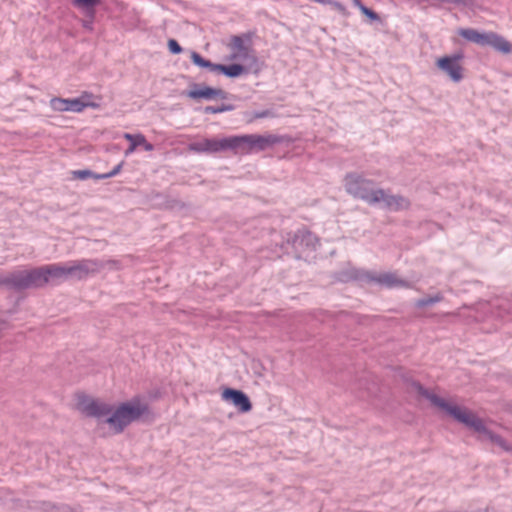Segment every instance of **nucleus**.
<instances>
[{"label": "nucleus", "mask_w": 512, "mask_h": 512, "mask_svg": "<svg viewBox=\"0 0 512 512\" xmlns=\"http://www.w3.org/2000/svg\"><path fill=\"white\" fill-rule=\"evenodd\" d=\"M413 387L421 396L427 398L434 406L439 409L445 411L451 417H453L458 422L466 425L467 427L473 429L479 433H485L489 436L492 442L499 445L504 450H508L505 442L498 436H495L486 431L484 422L478 418L472 411L468 410L465 407H461L453 402L447 401L436 394L427 391L419 384H414Z\"/></svg>", "instance_id": "obj_1"}, {"label": "nucleus", "mask_w": 512, "mask_h": 512, "mask_svg": "<svg viewBox=\"0 0 512 512\" xmlns=\"http://www.w3.org/2000/svg\"><path fill=\"white\" fill-rule=\"evenodd\" d=\"M345 187L348 193L370 204L383 203L392 210L406 209L409 206L406 199L389 195L382 189H373L371 181L357 174H348L345 177Z\"/></svg>", "instance_id": "obj_2"}, {"label": "nucleus", "mask_w": 512, "mask_h": 512, "mask_svg": "<svg viewBox=\"0 0 512 512\" xmlns=\"http://www.w3.org/2000/svg\"><path fill=\"white\" fill-rule=\"evenodd\" d=\"M147 412L148 405L140 398H133L130 401L120 403L114 408L110 406V413L104 416L106 418L105 423L112 433L119 434Z\"/></svg>", "instance_id": "obj_3"}, {"label": "nucleus", "mask_w": 512, "mask_h": 512, "mask_svg": "<svg viewBox=\"0 0 512 512\" xmlns=\"http://www.w3.org/2000/svg\"><path fill=\"white\" fill-rule=\"evenodd\" d=\"M226 47L229 51L227 57L229 61L242 62L249 68L258 65V58L253 47V35L251 33L231 36Z\"/></svg>", "instance_id": "obj_4"}, {"label": "nucleus", "mask_w": 512, "mask_h": 512, "mask_svg": "<svg viewBox=\"0 0 512 512\" xmlns=\"http://www.w3.org/2000/svg\"><path fill=\"white\" fill-rule=\"evenodd\" d=\"M48 283L50 281L74 277L82 279L95 271V264L89 260L74 261L65 264L45 265Z\"/></svg>", "instance_id": "obj_5"}, {"label": "nucleus", "mask_w": 512, "mask_h": 512, "mask_svg": "<svg viewBox=\"0 0 512 512\" xmlns=\"http://www.w3.org/2000/svg\"><path fill=\"white\" fill-rule=\"evenodd\" d=\"M0 283L11 285L18 289L41 287L48 283L46 267L32 270L17 271L0 280Z\"/></svg>", "instance_id": "obj_6"}, {"label": "nucleus", "mask_w": 512, "mask_h": 512, "mask_svg": "<svg viewBox=\"0 0 512 512\" xmlns=\"http://www.w3.org/2000/svg\"><path fill=\"white\" fill-rule=\"evenodd\" d=\"M75 408L86 416L101 418L110 413V405L83 393L76 394Z\"/></svg>", "instance_id": "obj_7"}, {"label": "nucleus", "mask_w": 512, "mask_h": 512, "mask_svg": "<svg viewBox=\"0 0 512 512\" xmlns=\"http://www.w3.org/2000/svg\"><path fill=\"white\" fill-rule=\"evenodd\" d=\"M462 54L443 56L437 59V67L445 72L453 81L459 82L463 78Z\"/></svg>", "instance_id": "obj_8"}, {"label": "nucleus", "mask_w": 512, "mask_h": 512, "mask_svg": "<svg viewBox=\"0 0 512 512\" xmlns=\"http://www.w3.org/2000/svg\"><path fill=\"white\" fill-rule=\"evenodd\" d=\"M190 151L196 153H218L224 151V138H203L199 141L190 143L188 146Z\"/></svg>", "instance_id": "obj_9"}, {"label": "nucleus", "mask_w": 512, "mask_h": 512, "mask_svg": "<svg viewBox=\"0 0 512 512\" xmlns=\"http://www.w3.org/2000/svg\"><path fill=\"white\" fill-rule=\"evenodd\" d=\"M225 401H231L241 412H249L252 409L251 402L242 391L227 388L222 392Z\"/></svg>", "instance_id": "obj_10"}, {"label": "nucleus", "mask_w": 512, "mask_h": 512, "mask_svg": "<svg viewBox=\"0 0 512 512\" xmlns=\"http://www.w3.org/2000/svg\"><path fill=\"white\" fill-rule=\"evenodd\" d=\"M248 143L247 135L225 137L224 151L230 150L234 154L247 155L250 154Z\"/></svg>", "instance_id": "obj_11"}, {"label": "nucleus", "mask_w": 512, "mask_h": 512, "mask_svg": "<svg viewBox=\"0 0 512 512\" xmlns=\"http://www.w3.org/2000/svg\"><path fill=\"white\" fill-rule=\"evenodd\" d=\"M188 97L192 99H216L225 98V93L221 89L212 88L208 86H195L188 92Z\"/></svg>", "instance_id": "obj_12"}, {"label": "nucleus", "mask_w": 512, "mask_h": 512, "mask_svg": "<svg viewBox=\"0 0 512 512\" xmlns=\"http://www.w3.org/2000/svg\"><path fill=\"white\" fill-rule=\"evenodd\" d=\"M250 153L263 151L277 142V138L272 135H247Z\"/></svg>", "instance_id": "obj_13"}, {"label": "nucleus", "mask_w": 512, "mask_h": 512, "mask_svg": "<svg viewBox=\"0 0 512 512\" xmlns=\"http://www.w3.org/2000/svg\"><path fill=\"white\" fill-rule=\"evenodd\" d=\"M50 107L57 112H81L79 103L74 99H64L60 97H54L50 100Z\"/></svg>", "instance_id": "obj_14"}, {"label": "nucleus", "mask_w": 512, "mask_h": 512, "mask_svg": "<svg viewBox=\"0 0 512 512\" xmlns=\"http://www.w3.org/2000/svg\"><path fill=\"white\" fill-rule=\"evenodd\" d=\"M123 137L130 142L129 147L125 151V155L132 154L138 146H142L146 151H152L154 146L149 143L143 134L125 133Z\"/></svg>", "instance_id": "obj_15"}, {"label": "nucleus", "mask_w": 512, "mask_h": 512, "mask_svg": "<svg viewBox=\"0 0 512 512\" xmlns=\"http://www.w3.org/2000/svg\"><path fill=\"white\" fill-rule=\"evenodd\" d=\"M371 279L387 288L408 287L407 282L399 278L395 273H382Z\"/></svg>", "instance_id": "obj_16"}, {"label": "nucleus", "mask_w": 512, "mask_h": 512, "mask_svg": "<svg viewBox=\"0 0 512 512\" xmlns=\"http://www.w3.org/2000/svg\"><path fill=\"white\" fill-rule=\"evenodd\" d=\"M122 169V163L118 164L112 171L105 174H95L90 170H75L72 171L74 179L85 180L88 178L106 179L117 175Z\"/></svg>", "instance_id": "obj_17"}, {"label": "nucleus", "mask_w": 512, "mask_h": 512, "mask_svg": "<svg viewBox=\"0 0 512 512\" xmlns=\"http://www.w3.org/2000/svg\"><path fill=\"white\" fill-rule=\"evenodd\" d=\"M486 45H490L494 49H496L504 54H509L512 52V44L509 41H507L505 38H503L502 36H500L494 32L488 33V39L486 41Z\"/></svg>", "instance_id": "obj_18"}, {"label": "nucleus", "mask_w": 512, "mask_h": 512, "mask_svg": "<svg viewBox=\"0 0 512 512\" xmlns=\"http://www.w3.org/2000/svg\"><path fill=\"white\" fill-rule=\"evenodd\" d=\"M215 68L217 69V72L231 78L239 77L250 69L247 65L236 62L230 65L218 64Z\"/></svg>", "instance_id": "obj_19"}, {"label": "nucleus", "mask_w": 512, "mask_h": 512, "mask_svg": "<svg viewBox=\"0 0 512 512\" xmlns=\"http://www.w3.org/2000/svg\"><path fill=\"white\" fill-rule=\"evenodd\" d=\"M459 35L468 41L474 42L480 45H486L488 39V33H480L474 29H461Z\"/></svg>", "instance_id": "obj_20"}, {"label": "nucleus", "mask_w": 512, "mask_h": 512, "mask_svg": "<svg viewBox=\"0 0 512 512\" xmlns=\"http://www.w3.org/2000/svg\"><path fill=\"white\" fill-rule=\"evenodd\" d=\"M94 98V95L88 92H84L80 97L76 98L81 107V112L87 107L98 108L100 106L98 102L94 101Z\"/></svg>", "instance_id": "obj_21"}, {"label": "nucleus", "mask_w": 512, "mask_h": 512, "mask_svg": "<svg viewBox=\"0 0 512 512\" xmlns=\"http://www.w3.org/2000/svg\"><path fill=\"white\" fill-rule=\"evenodd\" d=\"M100 3V0H73V5L81 10L94 13V7Z\"/></svg>", "instance_id": "obj_22"}, {"label": "nucleus", "mask_w": 512, "mask_h": 512, "mask_svg": "<svg viewBox=\"0 0 512 512\" xmlns=\"http://www.w3.org/2000/svg\"><path fill=\"white\" fill-rule=\"evenodd\" d=\"M191 60L192 62L199 66V67H203V68H209L211 69L212 71H217V69L215 68V66H217L218 64H213L211 63L209 60H206L204 59L200 54H198L197 52H192L191 54Z\"/></svg>", "instance_id": "obj_23"}, {"label": "nucleus", "mask_w": 512, "mask_h": 512, "mask_svg": "<svg viewBox=\"0 0 512 512\" xmlns=\"http://www.w3.org/2000/svg\"><path fill=\"white\" fill-rule=\"evenodd\" d=\"M353 4L359 8V10L372 21L379 20L378 15L371 9L364 6L360 0H352Z\"/></svg>", "instance_id": "obj_24"}, {"label": "nucleus", "mask_w": 512, "mask_h": 512, "mask_svg": "<svg viewBox=\"0 0 512 512\" xmlns=\"http://www.w3.org/2000/svg\"><path fill=\"white\" fill-rule=\"evenodd\" d=\"M168 48H169L170 52L173 53V54H179V53L182 52L181 46L174 39H170L168 41Z\"/></svg>", "instance_id": "obj_25"}, {"label": "nucleus", "mask_w": 512, "mask_h": 512, "mask_svg": "<svg viewBox=\"0 0 512 512\" xmlns=\"http://www.w3.org/2000/svg\"><path fill=\"white\" fill-rule=\"evenodd\" d=\"M329 2V5H331L335 10H337L338 12H340L341 14L345 15L347 14L346 12V8L339 2L337 1H328Z\"/></svg>", "instance_id": "obj_26"}, {"label": "nucleus", "mask_w": 512, "mask_h": 512, "mask_svg": "<svg viewBox=\"0 0 512 512\" xmlns=\"http://www.w3.org/2000/svg\"><path fill=\"white\" fill-rule=\"evenodd\" d=\"M226 109L224 107H218V108H215V107H206L205 111L206 112H209V113H220V112H223L225 111Z\"/></svg>", "instance_id": "obj_27"}, {"label": "nucleus", "mask_w": 512, "mask_h": 512, "mask_svg": "<svg viewBox=\"0 0 512 512\" xmlns=\"http://www.w3.org/2000/svg\"><path fill=\"white\" fill-rule=\"evenodd\" d=\"M440 300H441V297L437 296L435 298H431V299H428V300L421 301V302H419V304L420 305H427V304H430V303H433V302H438Z\"/></svg>", "instance_id": "obj_28"}]
</instances>
